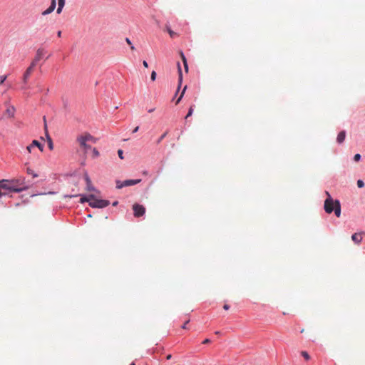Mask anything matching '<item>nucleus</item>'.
Masks as SVG:
<instances>
[{
  "mask_svg": "<svg viewBox=\"0 0 365 365\" xmlns=\"http://www.w3.org/2000/svg\"><path fill=\"white\" fill-rule=\"evenodd\" d=\"M0 189L5 190L8 191L7 192H20L26 189L24 185V178L1 180H0Z\"/></svg>",
  "mask_w": 365,
  "mask_h": 365,
  "instance_id": "1",
  "label": "nucleus"
},
{
  "mask_svg": "<svg viewBox=\"0 0 365 365\" xmlns=\"http://www.w3.org/2000/svg\"><path fill=\"white\" fill-rule=\"evenodd\" d=\"M326 195L327 196V199L324 201V210L327 213L330 214L333 211L337 217H339L341 215V205L340 202L338 200H334L330 195L329 192L326 191Z\"/></svg>",
  "mask_w": 365,
  "mask_h": 365,
  "instance_id": "2",
  "label": "nucleus"
},
{
  "mask_svg": "<svg viewBox=\"0 0 365 365\" xmlns=\"http://www.w3.org/2000/svg\"><path fill=\"white\" fill-rule=\"evenodd\" d=\"M76 140L78 143L80 147L83 150L84 153H87L88 150L91 149V146L88 143H96V139L88 133H85L78 135L76 138Z\"/></svg>",
  "mask_w": 365,
  "mask_h": 365,
  "instance_id": "3",
  "label": "nucleus"
},
{
  "mask_svg": "<svg viewBox=\"0 0 365 365\" xmlns=\"http://www.w3.org/2000/svg\"><path fill=\"white\" fill-rule=\"evenodd\" d=\"M86 200L92 207L103 208L110 204L108 200L97 199L93 195H90Z\"/></svg>",
  "mask_w": 365,
  "mask_h": 365,
  "instance_id": "4",
  "label": "nucleus"
},
{
  "mask_svg": "<svg viewBox=\"0 0 365 365\" xmlns=\"http://www.w3.org/2000/svg\"><path fill=\"white\" fill-rule=\"evenodd\" d=\"M133 210L134 211L135 217H137L143 216L145 212V207L139 204H134L133 206Z\"/></svg>",
  "mask_w": 365,
  "mask_h": 365,
  "instance_id": "5",
  "label": "nucleus"
},
{
  "mask_svg": "<svg viewBox=\"0 0 365 365\" xmlns=\"http://www.w3.org/2000/svg\"><path fill=\"white\" fill-rule=\"evenodd\" d=\"M43 120H44L45 134H46V140L48 142V147L51 150H52L53 149V140H52L51 138L50 137L48 132L47 124H46L45 116L43 117Z\"/></svg>",
  "mask_w": 365,
  "mask_h": 365,
  "instance_id": "6",
  "label": "nucleus"
},
{
  "mask_svg": "<svg viewBox=\"0 0 365 365\" xmlns=\"http://www.w3.org/2000/svg\"><path fill=\"white\" fill-rule=\"evenodd\" d=\"M140 181H141L140 179L126 180L123 181V185H124V187L132 186V185H136V184L139 183Z\"/></svg>",
  "mask_w": 365,
  "mask_h": 365,
  "instance_id": "7",
  "label": "nucleus"
},
{
  "mask_svg": "<svg viewBox=\"0 0 365 365\" xmlns=\"http://www.w3.org/2000/svg\"><path fill=\"white\" fill-rule=\"evenodd\" d=\"M45 54V51L43 48H38L36 51V56L34 58V59L36 60V61H39L42 58L43 56H44Z\"/></svg>",
  "mask_w": 365,
  "mask_h": 365,
  "instance_id": "8",
  "label": "nucleus"
},
{
  "mask_svg": "<svg viewBox=\"0 0 365 365\" xmlns=\"http://www.w3.org/2000/svg\"><path fill=\"white\" fill-rule=\"evenodd\" d=\"M345 137L346 132L344 130L339 132L336 138L337 143L339 144L342 143L344 141Z\"/></svg>",
  "mask_w": 365,
  "mask_h": 365,
  "instance_id": "9",
  "label": "nucleus"
},
{
  "mask_svg": "<svg viewBox=\"0 0 365 365\" xmlns=\"http://www.w3.org/2000/svg\"><path fill=\"white\" fill-rule=\"evenodd\" d=\"M33 71L34 70L31 69V68H29V67L27 68V69L25 71L24 76H23V80L25 83H27L28 78H29V76L31 74V73L33 72Z\"/></svg>",
  "mask_w": 365,
  "mask_h": 365,
  "instance_id": "10",
  "label": "nucleus"
},
{
  "mask_svg": "<svg viewBox=\"0 0 365 365\" xmlns=\"http://www.w3.org/2000/svg\"><path fill=\"white\" fill-rule=\"evenodd\" d=\"M165 31H168L171 38H175L179 36L178 34L173 31L168 24L165 25Z\"/></svg>",
  "mask_w": 365,
  "mask_h": 365,
  "instance_id": "11",
  "label": "nucleus"
},
{
  "mask_svg": "<svg viewBox=\"0 0 365 365\" xmlns=\"http://www.w3.org/2000/svg\"><path fill=\"white\" fill-rule=\"evenodd\" d=\"M14 113H15V108L14 106H10L6 110V112H5V114L9 117V118H12L14 117Z\"/></svg>",
  "mask_w": 365,
  "mask_h": 365,
  "instance_id": "12",
  "label": "nucleus"
},
{
  "mask_svg": "<svg viewBox=\"0 0 365 365\" xmlns=\"http://www.w3.org/2000/svg\"><path fill=\"white\" fill-rule=\"evenodd\" d=\"M85 180H86V184H87V190L89 191L93 190L94 187L92 186L91 180L87 174L85 175Z\"/></svg>",
  "mask_w": 365,
  "mask_h": 365,
  "instance_id": "13",
  "label": "nucleus"
},
{
  "mask_svg": "<svg viewBox=\"0 0 365 365\" xmlns=\"http://www.w3.org/2000/svg\"><path fill=\"white\" fill-rule=\"evenodd\" d=\"M351 239L356 244H359L361 242V240H362L361 236L359 234H357V233L354 234L351 236Z\"/></svg>",
  "mask_w": 365,
  "mask_h": 365,
  "instance_id": "14",
  "label": "nucleus"
},
{
  "mask_svg": "<svg viewBox=\"0 0 365 365\" xmlns=\"http://www.w3.org/2000/svg\"><path fill=\"white\" fill-rule=\"evenodd\" d=\"M180 56H181L182 61L183 62L185 70L186 72H187L188 71V66H187L186 58L184 56L182 52L180 53Z\"/></svg>",
  "mask_w": 365,
  "mask_h": 365,
  "instance_id": "15",
  "label": "nucleus"
},
{
  "mask_svg": "<svg viewBox=\"0 0 365 365\" xmlns=\"http://www.w3.org/2000/svg\"><path fill=\"white\" fill-rule=\"evenodd\" d=\"M31 143L33 146H36L41 151H43V147L38 140H34Z\"/></svg>",
  "mask_w": 365,
  "mask_h": 365,
  "instance_id": "16",
  "label": "nucleus"
},
{
  "mask_svg": "<svg viewBox=\"0 0 365 365\" xmlns=\"http://www.w3.org/2000/svg\"><path fill=\"white\" fill-rule=\"evenodd\" d=\"M26 173L28 175H32L34 178H37L38 175L36 174L31 168H26Z\"/></svg>",
  "mask_w": 365,
  "mask_h": 365,
  "instance_id": "17",
  "label": "nucleus"
},
{
  "mask_svg": "<svg viewBox=\"0 0 365 365\" xmlns=\"http://www.w3.org/2000/svg\"><path fill=\"white\" fill-rule=\"evenodd\" d=\"M301 355L307 360H309L310 359V356L309 354L306 351H301Z\"/></svg>",
  "mask_w": 365,
  "mask_h": 365,
  "instance_id": "18",
  "label": "nucleus"
},
{
  "mask_svg": "<svg viewBox=\"0 0 365 365\" xmlns=\"http://www.w3.org/2000/svg\"><path fill=\"white\" fill-rule=\"evenodd\" d=\"M56 6V1L51 0V5H50L49 8L51 9V10L54 11Z\"/></svg>",
  "mask_w": 365,
  "mask_h": 365,
  "instance_id": "19",
  "label": "nucleus"
},
{
  "mask_svg": "<svg viewBox=\"0 0 365 365\" xmlns=\"http://www.w3.org/2000/svg\"><path fill=\"white\" fill-rule=\"evenodd\" d=\"M53 11V10H51V9H50V8L48 7L47 9H46L45 11H43L42 12V15H43V16H46V15H48V14H49L52 13Z\"/></svg>",
  "mask_w": 365,
  "mask_h": 365,
  "instance_id": "20",
  "label": "nucleus"
},
{
  "mask_svg": "<svg viewBox=\"0 0 365 365\" xmlns=\"http://www.w3.org/2000/svg\"><path fill=\"white\" fill-rule=\"evenodd\" d=\"M178 71H179V84L180 85V83L182 82V71H181L179 63H178Z\"/></svg>",
  "mask_w": 365,
  "mask_h": 365,
  "instance_id": "21",
  "label": "nucleus"
},
{
  "mask_svg": "<svg viewBox=\"0 0 365 365\" xmlns=\"http://www.w3.org/2000/svg\"><path fill=\"white\" fill-rule=\"evenodd\" d=\"M186 88H187V87H186V86H185V88H183V90H182V93H181L180 96L178 98V100H177V101H176V104L179 103H180V101H181V99H182V96H183L184 93H185V91Z\"/></svg>",
  "mask_w": 365,
  "mask_h": 365,
  "instance_id": "22",
  "label": "nucleus"
},
{
  "mask_svg": "<svg viewBox=\"0 0 365 365\" xmlns=\"http://www.w3.org/2000/svg\"><path fill=\"white\" fill-rule=\"evenodd\" d=\"M123 182H120L119 180L116 181V188L121 189L124 187Z\"/></svg>",
  "mask_w": 365,
  "mask_h": 365,
  "instance_id": "23",
  "label": "nucleus"
},
{
  "mask_svg": "<svg viewBox=\"0 0 365 365\" xmlns=\"http://www.w3.org/2000/svg\"><path fill=\"white\" fill-rule=\"evenodd\" d=\"M93 158H97L99 156V152L97 150L96 148H93Z\"/></svg>",
  "mask_w": 365,
  "mask_h": 365,
  "instance_id": "24",
  "label": "nucleus"
},
{
  "mask_svg": "<svg viewBox=\"0 0 365 365\" xmlns=\"http://www.w3.org/2000/svg\"><path fill=\"white\" fill-rule=\"evenodd\" d=\"M37 63H38V61H36V60L34 58V60L31 63V65L29 66V68H31V69L34 70V68L36 66Z\"/></svg>",
  "mask_w": 365,
  "mask_h": 365,
  "instance_id": "25",
  "label": "nucleus"
},
{
  "mask_svg": "<svg viewBox=\"0 0 365 365\" xmlns=\"http://www.w3.org/2000/svg\"><path fill=\"white\" fill-rule=\"evenodd\" d=\"M357 186L359 187V188H361L364 186V182H363V180H357Z\"/></svg>",
  "mask_w": 365,
  "mask_h": 365,
  "instance_id": "26",
  "label": "nucleus"
},
{
  "mask_svg": "<svg viewBox=\"0 0 365 365\" xmlns=\"http://www.w3.org/2000/svg\"><path fill=\"white\" fill-rule=\"evenodd\" d=\"M192 113H193V108H192V106H191L189 109V111H188L187 115L185 116V118H187L188 117L191 116L192 115Z\"/></svg>",
  "mask_w": 365,
  "mask_h": 365,
  "instance_id": "27",
  "label": "nucleus"
},
{
  "mask_svg": "<svg viewBox=\"0 0 365 365\" xmlns=\"http://www.w3.org/2000/svg\"><path fill=\"white\" fill-rule=\"evenodd\" d=\"M65 0H58V6L60 7H63L65 6Z\"/></svg>",
  "mask_w": 365,
  "mask_h": 365,
  "instance_id": "28",
  "label": "nucleus"
},
{
  "mask_svg": "<svg viewBox=\"0 0 365 365\" xmlns=\"http://www.w3.org/2000/svg\"><path fill=\"white\" fill-rule=\"evenodd\" d=\"M166 135H167V132L164 133H163V135L159 138V139L158 140L157 143H160L163 140V139L166 136Z\"/></svg>",
  "mask_w": 365,
  "mask_h": 365,
  "instance_id": "29",
  "label": "nucleus"
},
{
  "mask_svg": "<svg viewBox=\"0 0 365 365\" xmlns=\"http://www.w3.org/2000/svg\"><path fill=\"white\" fill-rule=\"evenodd\" d=\"M6 76H0V84H2L6 79Z\"/></svg>",
  "mask_w": 365,
  "mask_h": 365,
  "instance_id": "30",
  "label": "nucleus"
},
{
  "mask_svg": "<svg viewBox=\"0 0 365 365\" xmlns=\"http://www.w3.org/2000/svg\"><path fill=\"white\" fill-rule=\"evenodd\" d=\"M150 78H151L152 81H155V78H156V73H155V71H153L151 73Z\"/></svg>",
  "mask_w": 365,
  "mask_h": 365,
  "instance_id": "31",
  "label": "nucleus"
},
{
  "mask_svg": "<svg viewBox=\"0 0 365 365\" xmlns=\"http://www.w3.org/2000/svg\"><path fill=\"white\" fill-rule=\"evenodd\" d=\"M118 156L120 159H123V150H118Z\"/></svg>",
  "mask_w": 365,
  "mask_h": 365,
  "instance_id": "32",
  "label": "nucleus"
},
{
  "mask_svg": "<svg viewBox=\"0 0 365 365\" xmlns=\"http://www.w3.org/2000/svg\"><path fill=\"white\" fill-rule=\"evenodd\" d=\"M361 159V155L360 154H356L354 156V160L355 161H359V160Z\"/></svg>",
  "mask_w": 365,
  "mask_h": 365,
  "instance_id": "33",
  "label": "nucleus"
},
{
  "mask_svg": "<svg viewBox=\"0 0 365 365\" xmlns=\"http://www.w3.org/2000/svg\"><path fill=\"white\" fill-rule=\"evenodd\" d=\"M190 320H187L184 324L182 326V328L184 329H187V324L189 323Z\"/></svg>",
  "mask_w": 365,
  "mask_h": 365,
  "instance_id": "34",
  "label": "nucleus"
},
{
  "mask_svg": "<svg viewBox=\"0 0 365 365\" xmlns=\"http://www.w3.org/2000/svg\"><path fill=\"white\" fill-rule=\"evenodd\" d=\"M33 147H34V146H33V145H32V143H31V145H29V146H27L26 149H27V150H28L29 153H31V149H32V148H33Z\"/></svg>",
  "mask_w": 365,
  "mask_h": 365,
  "instance_id": "35",
  "label": "nucleus"
},
{
  "mask_svg": "<svg viewBox=\"0 0 365 365\" xmlns=\"http://www.w3.org/2000/svg\"><path fill=\"white\" fill-rule=\"evenodd\" d=\"M63 8V7H60V6H58V9L56 10L57 14H61V11H62Z\"/></svg>",
  "mask_w": 365,
  "mask_h": 365,
  "instance_id": "36",
  "label": "nucleus"
},
{
  "mask_svg": "<svg viewBox=\"0 0 365 365\" xmlns=\"http://www.w3.org/2000/svg\"><path fill=\"white\" fill-rule=\"evenodd\" d=\"M210 343V340L209 339H205L203 341H202V344H209Z\"/></svg>",
  "mask_w": 365,
  "mask_h": 365,
  "instance_id": "37",
  "label": "nucleus"
},
{
  "mask_svg": "<svg viewBox=\"0 0 365 365\" xmlns=\"http://www.w3.org/2000/svg\"><path fill=\"white\" fill-rule=\"evenodd\" d=\"M7 193H8L7 192H6V191H5V192H2V191L0 190V197H1V196H3V195H7Z\"/></svg>",
  "mask_w": 365,
  "mask_h": 365,
  "instance_id": "38",
  "label": "nucleus"
},
{
  "mask_svg": "<svg viewBox=\"0 0 365 365\" xmlns=\"http://www.w3.org/2000/svg\"><path fill=\"white\" fill-rule=\"evenodd\" d=\"M125 41L127 42V43L128 45H130V46L132 45V43H131L130 40L128 38H126Z\"/></svg>",
  "mask_w": 365,
  "mask_h": 365,
  "instance_id": "39",
  "label": "nucleus"
},
{
  "mask_svg": "<svg viewBox=\"0 0 365 365\" xmlns=\"http://www.w3.org/2000/svg\"><path fill=\"white\" fill-rule=\"evenodd\" d=\"M87 197H81V200H80L81 202H87L86 200Z\"/></svg>",
  "mask_w": 365,
  "mask_h": 365,
  "instance_id": "40",
  "label": "nucleus"
},
{
  "mask_svg": "<svg viewBox=\"0 0 365 365\" xmlns=\"http://www.w3.org/2000/svg\"><path fill=\"white\" fill-rule=\"evenodd\" d=\"M143 66L145 68H148V63L145 61H143Z\"/></svg>",
  "mask_w": 365,
  "mask_h": 365,
  "instance_id": "41",
  "label": "nucleus"
},
{
  "mask_svg": "<svg viewBox=\"0 0 365 365\" xmlns=\"http://www.w3.org/2000/svg\"><path fill=\"white\" fill-rule=\"evenodd\" d=\"M138 129H139V126H136V127L133 129V133H135L138 132Z\"/></svg>",
  "mask_w": 365,
  "mask_h": 365,
  "instance_id": "42",
  "label": "nucleus"
},
{
  "mask_svg": "<svg viewBox=\"0 0 365 365\" xmlns=\"http://www.w3.org/2000/svg\"><path fill=\"white\" fill-rule=\"evenodd\" d=\"M224 309L228 310L230 309V306L228 304H225L223 306Z\"/></svg>",
  "mask_w": 365,
  "mask_h": 365,
  "instance_id": "43",
  "label": "nucleus"
},
{
  "mask_svg": "<svg viewBox=\"0 0 365 365\" xmlns=\"http://www.w3.org/2000/svg\"><path fill=\"white\" fill-rule=\"evenodd\" d=\"M172 358V355L171 354H168L167 356H166V359L168 360Z\"/></svg>",
  "mask_w": 365,
  "mask_h": 365,
  "instance_id": "44",
  "label": "nucleus"
},
{
  "mask_svg": "<svg viewBox=\"0 0 365 365\" xmlns=\"http://www.w3.org/2000/svg\"><path fill=\"white\" fill-rule=\"evenodd\" d=\"M57 36H58V37H61V31H58Z\"/></svg>",
  "mask_w": 365,
  "mask_h": 365,
  "instance_id": "45",
  "label": "nucleus"
},
{
  "mask_svg": "<svg viewBox=\"0 0 365 365\" xmlns=\"http://www.w3.org/2000/svg\"><path fill=\"white\" fill-rule=\"evenodd\" d=\"M118 205V201H115V202H114L113 203V206H115V205Z\"/></svg>",
  "mask_w": 365,
  "mask_h": 365,
  "instance_id": "46",
  "label": "nucleus"
},
{
  "mask_svg": "<svg viewBox=\"0 0 365 365\" xmlns=\"http://www.w3.org/2000/svg\"><path fill=\"white\" fill-rule=\"evenodd\" d=\"M154 110H155L154 108L150 109V110H148V112H149V113H152V112H153V111H154Z\"/></svg>",
  "mask_w": 365,
  "mask_h": 365,
  "instance_id": "47",
  "label": "nucleus"
},
{
  "mask_svg": "<svg viewBox=\"0 0 365 365\" xmlns=\"http://www.w3.org/2000/svg\"><path fill=\"white\" fill-rule=\"evenodd\" d=\"M130 48L131 50H135V47L133 45L130 46Z\"/></svg>",
  "mask_w": 365,
  "mask_h": 365,
  "instance_id": "48",
  "label": "nucleus"
},
{
  "mask_svg": "<svg viewBox=\"0 0 365 365\" xmlns=\"http://www.w3.org/2000/svg\"><path fill=\"white\" fill-rule=\"evenodd\" d=\"M304 331V329H302L301 330V333H303Z\"/></svg>",
  "mask_w": 365,
  "mask_h": 365,
  "instance_id": "49",
  "label": "nucleus"
},
{
  "mask_svg": "<svg viewBox=\"0 0 365 365\" xmlns=\"http://www.w3.org/2000/svg\"><path fill=\"white\" fill-rule=\"evenodd\" d=\"M130 365H135L134 362L131 363Z\"/></svg>",
  "mask_w": 365,
  "mask_h": 365,
  "instance_id": "50",
  "label": "nucleus"
}]
</instances>
